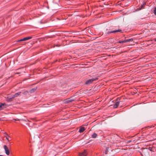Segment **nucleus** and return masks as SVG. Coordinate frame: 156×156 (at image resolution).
I'll list each match as a JSON object with an SVG mask.
<instances>
[{
	"instance_id": "nucleus-1",
	"label": "nucleus",
	"mask_w": 156,
	"mask_h": 156,
	"mask_svg": "<svg viewBox=\"0 0 156 156\" xmlns=\"http://www.w3.org/2000/svg\"><path fill=\"white\" fill-rule=\"evenodd\" d=\"M117 32L122 33V30L120 29H119L118 30H113L112 31H108V30H106L105 32V33L106 34H110L111 33H116Z\"/></svg>"
},
{
	"instance_id": "nucleus-2",
	"label": "nucleus",
	"mask_w": 156,
	"mask_h": 156,
	"mask_svg": "<svg viewBox=\"0 0 156 156\" xmlns=\"http://www.w3.org/2000/svg\"><path fill=\"white\" fill-rule=\"evenodd\" d=\"M98 79V78L97 77L95 78H92L87 80L85 82V84L87 85L90 84L92 83L94 81Z\"/></svg>"
},
{
	"instance_id": "nucleus-3",
	"label": "nucleus",
	"mask_w": 156,
	"mask_h": 156,
	"mask_svg": "<svg viewBox=\"0 0 156 156\" xmlns=\"http://www.w3.org/2000/svg\"><path fill=\"white\" fill-rule=\"evenodd\" d=\"M120 102V100L119 98H118L116 99V101L113 105V107L115 108H117L119 105Z\"/></svg>"
},
{
	"instance_id": "nucleus-4",
	"label": "nucleus",
	"mask_w": 156,
	"mask_h": 156,
	"mask_svg": "<svg viewBox=\"0 0 156 156\" xmlns=\"http://www.w3.org/2000/svg\"><path fill=\"white\" fill-rule=\"evenodd\" d=\"M32 38V37H25L23 39H21L18 40L17 41V42H21V41H27L29 39H31V38Z\"/></svg>"
},
{
	"instance_id": "nucleus-5",
	"label": "nucleus",
	"mask_w": 156,
	"mask_h": 156,
	"mask_svg": "<svg viewBox=\"0 0 156 156\" xmlns=\"http://www.w3.org/2000/svg\"><path fill=\"white\" fill-rule=\"evenodd\" d=\"M4 148L5 149L6 154L7 155H9V151L6 145H4Z\"/></svg>"
},
{
	"instance_id": "nucleus-6",
	"label": "nucleus",
	"mask_w": 156,
	"mask_h": 156,
	"mask_svg": "<svg viewBox=\"0 0 156 156\" xmlns=\"http://www.w3.org/2000/svg\"><path fill=\"white\" fill-rule=\"evenodd\" d=\"M87 153L86 150H85L82 153H80L79 156H86Z\"/></svg>"
},
{
	"instance_id": "nucleus-7",
	"label": "nucleus",
	"mask_w": 156,
	"mask_h": 156,
	"mask_svg": "<svg viewBox=\"0 0 156 156\" xmlns=\"http://www.w3.org/2000/svg\"><path fill=\"white\" fill-rule=\"evenodd\" d=\"M13 98H14L13 97L12 95L11 97H8L7 99V101L8 102L11 101H12V99Z\"/></svg>"
},
{
	"instance_id": "nucleus-8",
	"label": "nucleus",
	"mask_w": 156,
	"mask_h": 156,
	"mask_svg": "<svg viewBox=\"0 0 156 156\" xmlns=\"http://www.w3.org/2000/svg\"><path fill=\"white\" fill-rule=\"evenodd\" d=\"M5 105V103H1L0 104V110H1L5 108L4 107Z\"/></svg>"
},
{
	"instance_id": "nucleus-9",
	"label": "nucleus",
	"mask_w": 156,
	"mask_h": 156,
	"mask_svg": "<svg viewBox=\"0 0 156 156\" xmlns=\"http://www.w3.org/2000/svg\"><path fill=\"white\" fill-rule=\"evenodd\" d=\"M21 93V92H18L17 93H15L14 95H12L14 98L17 97Z\"/></svg>"
},
{
	"instance_id": "nucleus-10",
	"label": "nucleus",
	"mask_w": 156,
	"mask_h": 156,
	"mask_svg": "<svg viewBox=\"0 0 156 156\" xmlns=\"http://www.w3.org/2000/svg\"><path fill=\"white\" fill-rule=\"evenodd\" d=\"M37 87H35L34 88H33L31 90H30L29 92L30 93H32L33 92H34L36 90Z\"/></svg>"
},
{
	"instance_id": "nucleus-11",
	"label": "nucleus",
	"mask_w": 156,
	"mask_h": 156,
	"mask_svg": "<svg viewBox=\"0 0 156 156\" xmlns=\"http://www.w3.org/2000/svg\"><path fill=\"white\" fill-rule=\"evenodd\" d=\"M85 130V129L83 127H80L79 130V132L80 133H83Z\"/></svg>"
},
{
	"instance_id": "nucleus-12",
	"label": "nucleus",
	"mask_w": 156,
	"mask_h": 156,
	"mask_svg": "<svg viewBox=\"0 0 156 156\" xmlns=\"http://www.w3.org/2000/svg\"><path fill=\"white\" fill-rule=\"evenodd\" d=\"M97 134L96 133H94L92 135V136L93 138H96L97 136Z\"/></svg>"
},
{
	"instance_id": "nucleus-13",
	"label": "nucleus",
	"mask_w": 156,
	"mask_h": 156,
	"mask_svg": "<svg viewBox=\"0 0 156 156\" xmlns=\"http://www.w3.org/2000/svg\"><path fill=\"white\" fill-rule=\"evenodd\" d=\"M133 40V39L132 38H131L129 39H127L126 40H125L126 43L127 42H129L130 41H132Z\"/></svg>"
},
{
	"instance_id": "nucleus-14",
	"label": "nucleus",
	"mask_w": 156,
	"mask_h": 156,
	"mask_svg": "<svg viewBox=\"0 0 156 156\" xmlns=\"http://www.w3.org/2000/svg\"><path fill=\"white\" fill-rule=\"evenodd\" d=\"M145 5L146 3H144L143 4H142L140 6L141 8L140 9H143L144 7L145 6Z\"/></svg>"
},
{
	"instance_id": "nucleus-15",
	"label": "nucleus",
	"mask_w": 156,
	"mask_h": 156,
	"mask_svg": "<svg viewBox=\"0 0 156 156\" xmlns=\"http://www.w3.org/2000/svg\"><path fill=\"white\" fill-rule=\"evenodd\" d=\"M126 43L125 40H124V41L120 40L118 42V43Z\"/></svg>"
},
{
	"instance_id": "nucleus-16",
	"label": "nucleus",
	"mask_w": 156,
	"mask_h": 156,
	"mask_svg": "<svg viewBox=\"0 0 156 156\" xmlns=\"http://www.w3.org/2000/svg\"><path fill=\"white\" fill-rule=\"evenodd\" d=\"M108 151V148L107 147H106V150H105V154H107Z\"/></svg>"
},
{
	"instance_id": "nucleus-17",
	"label": "nucleus",
	"mask_w": 156,
	"mask_h": 156,
	"mask_svg": "<svg viewBox=\"0 0 156 156\" xmlns=\"http://www.w3.org/2000/svg\"><path fill=\"white\" fill-rule=\"evenodd\" d=\"M28 93V92L27 91H25L23 93V94L24 95H27Z\"/></svg>"
},
{
	"instance_id": "nucleus-18",
	"label": "nucleus",
	"mask_w": 156,
	"mask_h": 156,
	"mask_svg": "<svg viewBox=\"0 0 156 156\" xmlns=\"http://www.w3.org/2000/svg\"><path fill=\"white\" fill-rule=\"evenodd\" d=\"M154 15H156V7L154 8Z\"/></svg>"
},
{
	"instance_id": "nucleus-19",
	"label": "nucleus",
	"mask_w": 156,
	"mask_h": 156,
	"mask_svg": "<svg viewBox=\"0 0 156 156\" xmlns=\"http://www.w3.org/2000/svg\"><path fill=\"white\" fill-rule=\"evenodd\" d=\"M4 136H8L9 137L10 136L8 135L7 133L6 132H5L4 133Z\"/></svg>"
},
{
	"instance_id": "nucleus-20",
	"label": "nucleus",
	"mask_w": 156,
	"mask_h": 156,
	"mask_svg": "<svg viewBox=\"0 0 156 156\" xmlns=\"http://www.w3.org/2000/svg\"><path fill=\"white\" fill-rule=\"evenodd\" d=\"M73 101V100H68V101H67L68 102H72V101Z\"/></svg>"
},
{
	"instance_id": "nucleus-21",
	"label": "nucleus",
	"mask_w": 156,
	"mask_h": 156,
	"mask_svg": "<svg viewBox=\"0 0 156 156\" xmlns=\"http://www.w3.org/2000/svg\"><path fill=\"white\" fill-rule=\"evenodd\" d=\"M131 141H132L131 140H129L127 141L126 142V143H127L128 144V143H129L130 142H131Z\"/></svg>"
},
{
	"instance_id": "nucleus-22",
	"label": "nucleus",
	"mask_w": 156,
	"mask_h": 156,
	"mask_svg": "<svg viewBox=\"0 0 156 156\" xmlns=\"http://www.w3.org/2000/svg\"><path fill=\"white\" fill-rule=\"evenodd\" d=\"M5 137L6 138V139L8 141H9V140L8 138V137L7 136H5Z\"/></svg>"
},
{
	"instance_id": "nucleus-23",
	"label": "nucleus",
	"mask_w": 156,
	"mask_h": 156,
	"mask_svg": "<svg viewBox=\"0 0 156 156\" xmlns=\"http://www.w3.org/2000/svg\"><path fill=\"white\" fill-rule=\"evenodd\" d=\"M152 126H148V127H149L150 128H151L152 127Z\"/></svg>"
},
{
	"instance_id": "nucleus-24",
	"label": "nucleus",
	"mask_w": 156,
	"mask_h": 156,
	"mask_svg": "<svg viewBox=\"0 0 156 156\" xmlns=\"http://www.w3.org/2000/svg\"><path fill=\"white\" fill-rule=\"evenodd\" d=\"M154 40L155 41H156V38L154 39Z\"/></svg>"
},
{
	"instance_id": "nucleus-25",
	"label": "nucleus",
	"mask_w": 156,
	"mask_h": 156,
	"mask_svg": "<svg viewBox=\"0 0 156 156\" xmlns=\"http://www.w3.org/2000/svg\"><path fill=\"white\" fill-rule=\"evenodd\" d=\"M0 156H3L2 155H0Z\"/></svg>"
}]
</instances>
